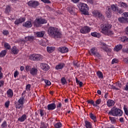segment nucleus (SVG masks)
<instances>
[{
	"mask_svg": "<svg viewBox=\"0 0 128 128\" xmlns=\"http://www.w3.org/2000/svg\"><path fill=\"white\" fill-rule=\"evenodd\" d=\"M48 34L54 38H61L62 34L56 28L50 26L48 30Z\"/></svg>",
	"mask_w": 128,
	"mask_h": 128,
	"instance_id": "nucleus-1",
	"label": "nucleus"
},
{
	"mask_svg": "<svg viewBox=\"0 0 128 128\" xmlns=\"http://www.w3.org/2000/svg\"><path fill=\"white\" fill-rule=\"evenodd\" d=\"M122 111L120 109L114 107L112 108L108 112V114L113 116H122Z\"/></svg>",
	"mask_w": 128,
	"mask_h": 128,
	"instance_id": "nucleus-2",
	"label": "nucleus"
},
{
	"mask_svg": "<svg viewBox=\"0 0 128 128\" xmlns=\"http://www.w3.org/2000/svg\"><path fill=\"white\" fill-rule=\"evenodd\" d=\"M78 8L83 14H88V6L84 3L80 2L78 4Z\"/></svg>",
	"mask_w": 128,
	"mask_h": 128,
	"instance_id": "nucleus-3",
	"label": "nucleus"
},
{
	"mask_svg": "<svg viewBox=\"0 0 128 128\" xmlns=\"http://www.w3.org/2000/svg\"><path fill=\"white\" fill-rule=\"evenodd\" d=\"M46 22H48L46 20L42 18H36L34 20V26H36V28H40V26H42V24H46Z\"/></svg>",
	"mask_w": 128,
	"mask_h": 128,
	"instance_id": "nucleus-4",
	"label": "nucleus"
},
{
	"mask_svg": "<svg viewBox=\"0 0 128 128\" xmlns=\"http://www.w3.org/2000/svg\"><path fill=\"white\" fill-rule=\"evenodd\" d=\"M100 26L102 28L101 32L104 34L108 33V31L110 30L112 26L110 24H101Z\"/></svg>",
	"mask_w": 128,
	"mask_h": 128,
	"instance_id": "nucleus-5",
	"label": "nucleus"
},
{
	"mask_svg": "<svg viewBox=\"0 0 128 128\" xmlns=\"http://www.w3.org/2000/svg\"><path fill=\"white\" fill-rule=\"evenodd\" d=\"M111 8L116 14H122L124 12V11L122 9L118 8L116 4H112L111 6Z\"/></svg>",
	"mask_w": 128,
	"mask_h": 128,
	"instance_id": "nucleus-6",
	"label": "nucleus"
},
{
	"mask_svg": "<svg viewBox=\"0 0 128 128\" xmlns=\"http://www.w3.org/2000/svg\"><path fill=\"white\" fill-rule=\"evenodd\" d=\"M30 60H42V56L39 54H32L30 55Z\"/></svg>",
	"mask_w": 128,
	"mask_h": 128,
	"instance_id": "nucleus-7",
	"label": "nucleus"
},
{
	"mask_svg": "<svg viewBox=\"0 0 128 128\" xmlns=\"http://www.w3.org/2000/svg\"><path fill=\"white\" fill-rule=\"evenodd\" d=\"M28 4L29 6L34 8H36V6H40V3L38 1L30 0L28 2Z\"/></svg>",
	"mask_w": 128,
	"mask_h": 128,
	"instance_id": "nucleus-8",
	"label": "nucleus"
},
{
	"mask_svg": "<svg viewBox=\"0 0 128 128\" xmlns=\"http://www.w3.org/2000/svg\"><path fill=\"white\" fill-rule=\"evenodd\" d=\"M80 32L81 34H88L90 32V28L85 26L80 29Z\"/></svg>",
	"mask_w": 128,
	"mask_h": 128,
	"instance_id": "nucleus-9",
	"label": "nucleus"
},
{
	"mask_svg": "<svg viewBox=\"0 0 128 128\" xmlns=\"http://www.w3.org/2000/svg\"><path fill=\"white\" fill-rule=\"evenodd\" d=\"M106 15L108 18H110L112 17V8L110 6L106 8Z\"/></svg>",
	"mask_w": 128,
	"mask_h": 128,
	"instance_id": "nucleus-10",
	"label": "nucleus"
},
{
	"mask_svg": "<svg viewBox=\"0 0 128 128\" xmlns=\"http://www.w3.org/2000/svg\"><path fill=\"white\" fill-rule=\"evenodd\" d=\"M26 21V18H18L16 19V21L14 22V24L16 26H18L20 24H22L24 22Z\"/></svg>",
	"mask_w": 128,
	"mask_h": 128,
	"instance_id": "nucleus-11",
	"label": "nucleus"
},
{
	"mask_svg": "<svg viewBox=\"0 0 128 128\" xmlns=\"http://www.w3.org/2000/svg\"><path fill=\"white\" fill-rule=\"evenodd\" d=\"M58 50L62 54H66V52H68V48L66 46H64L62 48H58Z\"/></svg>",
	"mask_w": 128,
	"mask_h": 128,
	"instance_id": "nucleus-12",
	"label": "nucleus"
},
{
	"mask_svg": "<svg viewBox=\"0 0 128 128\" xmlns=\"http://www.w3.org/2000/svg\"><path fill=\"white\" fill-rule=\"evenodd\" d=\"M41 68L45 72H48V70H50V66L48 65V64L42 63L41 64Z\"/></svg>",
	"mask_w": 128,
	"mask_h": 128,
	"instance_id": "nucleus-13",
	"label": "nucleus"
},
{
	"mask_svg": "<svg viewBox=\"0 0 128 128\" xmlns=\"http://www.w3.org/2000/svg\"><path fill=\"white\" fill-rule=\"evenodd\" d=\"M47 108H48V110H52L56 108V104L52 103L51 104H49Z\"/></svg>",
	"mask_w": 128,
	"mask_h": 128,
	"instance_id": "nucleus-14",
	"label": "nucleus"
},
{
	"mask_svg": "<svg viewBox=\"0 0 128 128\" xmlns=\"http://www.w3.org/2000/svg\"><path fill=\"white\" fill-rule=\"evenodd\" d=\"M67 10L68 12L70 13V14H72L73 16H74V14H76V12L74 11L76 8L70 6L69 8H67Z\"/></svg>",
	"mask_w": 128,
	"mask_h": 128,
	"instance_id": "nucleus-15",
	"label": "nucleus"
},
{
	"mask_svg": "<svg viewBox=\"0 0 128 128\" xmlns=\"http://www.w3.org/2000/svg\"><path fill=\"white\" fill-rule=\"evenodd\" d=\"M23 26L25 28H32V24L31 21H27L23 24Z\"/></svg>",
	"mask_w": 128,
	"mask_h": 128,
	"instance_id": "nucleus-16",
	"label": "nucleus"
},
{
	"mask_svg": "<svg viewBox=\"0 0 128 128\" xmlns=\"http://www.w3.org/2000/svg\"><path fill=\"white\" fill-rule=\"evenodd\" d=\"M30 74H31L32 76H36L38 74V69L35 68H31L30 70Z\"/></svg>",
	"mask_w": 128,
	"mask_h": 128,
	"instance_id": "nucleus-17",
	"label": "nucleus"
},
{
	"mask_svg": "<svg viewBox=\"0 0 128 128\" xmlns=\"http://www.w3.org/2000/svg\"><path fill=\"white\" fill-rule=\"evenodd\" d=\"M44 32L41 31V32H38L36 33V36L38 38H44Z\"/></svg>",
	"mask_w": 128,
	"mask_h": 128,
	"instance_id": "nucleus-18",
	"label": "nucleus"
},
{
	"mask_svg": "<svg viewBox=\"0 0 128 128\" xmlns=\"http://www.w3.org/2000/svg\"><path fill=\"white\" fill-rule=\"evenodd\" d=\"M25 40L28 42H34V36H28L25 37Z\"/></svg>",
	"mask_w": 128,
	"mask_h": 128,
	"instance_id": "nucleus-19",
	"label": "nucleus"
},
{
	"mask_svg": "<svg viewBox=\"0 0 128 128\" xmlns=\"http://www.w3.org/2000/svg\"><path fill=\"white\" fill-rule=\"evenodd\" d=\"M7 94L8 98H12L14 96V92H12V89H8L7 91Z\"/></svg>",
	"mask_w": 128,
	"mask_h": 128,
	"instance_id": "nucleus-20",
	"label": "nucleus"
},
{
	"mask_svg": "<svg viewBox=\"0 0 128 128\" xmlns=\"http://www.w3.org/2000/svg\"><path fill=\"white\" fill-rule=\"evenodd\" d=\"M12 52H13V54H18L20 50L16 48V47L14 46L12 49Z\"/></svg>",
	"mask_w": 128,
	"mask_h": 128,
	"instance_id": "nucleus-21",
	"label": "nucleus"
},
{
	"mask_svg": "<svg viewBox=\"0 0 128 128\" xmlns=\"http://www.w3.org/2000/svg\"><path fill=\"white\" fill-rule=\"evenodd\" d=\"M64 64L62 63L57 65L56 67V70H62L64 68Z\"/></svg>",
	"mask_w": 128,
	"mask_h": 128,
	"instance_id": "nucleus-22",
	"label": "nucleus"
},
{
	"mask_svg": "<svg viewBox=\"0 0 128 128\" xmlns=\"http://www.w3.org/2000/svg\"><path fill=\"white\" fill-rule=\"evenodd\" d=\"M26 120V114H23L20 118H19L18 120H20V122H24Z\"/></svg>",
	"mask_w": 128,
	"mask_h": 128,
	"instance_id": "nucleus-23",
	"label": "nucleus"
},
{
	"mask_svg": "<svg viewBox=\"0 0 128 128\" xmlns=\"http://www.w3.org/2000/svg\"><path fill=\"white\" fill-rule=\"evenodd\" d=\"M122 48V44L117 45L114 48V50L116 52H120Z\"/></svg>",
	"mask_w": 128,
	"mask_h": 128,
	"instance_id": "nucleus-24",
	"label": "nucleus"
},
{
	"mask_svg": "<svg viewBox=\"0 0 128 128\" xmlns=\"http://www.w3.org/2000/svg\"><path fill=\"white\" fill-rule=\"evenodd\" d=\"M120 42H128V38L126 36H122L120 38Z\"/></svg>",
	"mask_w": 128,
	"mask_h": 128,
	"instance_id": "nucleus-25",
	"label": "nucleus"
},
{
	"mask_svg": "<svg viewBox=\"0 0 128 128\" xmlns=\"http://www.w3.org/2000/svg\"><path fill=\"white\" fill-rule=\"evenodd\" d=\"M107 104L108 106H114V100H108L107 102Z\"/></svg>",
	"mask_w": 128,
	"mask_h": 128,
	"instance_id": "nucleus-26",
	"label": "nucleus"
},
{
	"mask_svg": "<svg viewBox=\"0 0 128 128\" xmlns=\"http://www.w3.org/2000/svg\"><path fill=\"white\" fill-rule=\"evenodd\" d=\"M55 48L54 47H47V51L49 53H52L54 51Z\"/></svg>",
	"mask_w": 128,
	"mask_h": 128,
	"instance_id": "nucleus-27",
	"label": "nucleus"
},
{
	"mask_svg": "<svg viewBox=\"0 0 128 128\" xmlns=\"http://www.w3.org/2000/svg\"><path fill=\"white\" fill-rule=\"evenodd\" d=\"M6 54V50H3L0 53V58H4Z\"/></svg>",
	"mask_w": 128,
	"mask_h": 128,
	"instance_id": "nucleus-28",
	"label": "nucleus"
},
{
	"mask_svg": "<svg viewBox=\"0 0 128 128\" xmlns=\"http://www.w3.org/2000/svg\"><path fill=\"white\" fill-rule=\"evenodd\" d=\"M97 16H98L99 18H100V20H105L104 16V15H102V13H100V12H99L98 13Z\"/></svg>",
	"mask_w": 128,
	"mask_h": 128,
	"instance_id": "nucleus-29",
	"label": "nucleus"
},
{
	"mask_svg": "<svg viewBox=\"0 0 128 128\" xmlns=\"http://www.w3.org/2000/svg\"><path fill=\"white\" fill-rule=\"evenodd\" d=\"M90 118L94 122H96V116L92 113L90 114Z\"/></svg>",
	"mask_w": 128,
	"mask_h": 128,
	"instance_id": "nucleus-30",
	"label": "nucleus"
},
{
	"mask_svg": "<svg viewBox=\"0 0 128 128\" xmlns=\"http://www.w3.org/2000/svg\"><path fill=\"white\" fill-rule=\"evenodd\" d=\"M86 127V128H92V124L88 120L85 121Z\"/></svg>",
	"mask_w": 128,
	"mask_h": 128,
	"instance_id": "nucleus-31",
	"label": "nucleus"
},
{
	"mask_svg": "<svg viewBox=\"0 0 128 128\" xmlns=\"http://www.w3.org/2000/svg\"><path fill=\"white\" fill-rule=\"evenodd\" d=\"M24 97H22L20 98L19 100H18V102L19 104H21L24 105Z\"/></svg>",
	"mask_w": 128,
	"mask_h": 128,
	"instance_id": "nucleus-32",
	"label": "nucleus"
},
{
	"mask_svg": "<svg viewBox=\"0 0 128 128\" xmlns=\"http://www.w3.org/2000/svg\"><path fill=\"white\" fill-rule=\"evenodd\" d=\"M118 20H119L120 22H126V18L124 17L119 18Z\"/></svg>",
	"mask_w": 128,
	"mask_h": 128,
	"instance_id": "nucleus-33",
	"label": "nucleus"
},
{
	"mask_svg": "<svg viewBox=\"0 0 128 128\" xmlns=\"http://www.w3.org/2000/svg\"><path fill=\"white\" fill-rule=\"evenodd\" d=\"M91 36H94L95 38H100V34H98V33L96 32H94L91 33Z\"/></svg>",
	"mask_w": 128,
	"mask_h": 128,
	"instance_id": "nucleus-34",
	"label": "nucleus"
},
{
	"mask_svg": "<svg viewBox=\"0 0 128 128\" xmlns=\"http://www.w3.org/2000/svg\"><path fill=\"white\" fill-rule=\"evenodd\" d=\"M109 118L112 124H115L116 122V118L110 116Z\"/></svg>",
	"mask_w": 128,
	"mask_h": 128,
	"instance_id": "nucleus-35",
	"label": "nucleus"
},
{
	"mask_svg": "<svg viewBox=\"0 0 128 128\" xmlns=\"http://www.w3.org/2000/svg\"><path fill=\"white\" fill-rule=\"evenodd\" d=\"M87 102L90 104H92L93 106H96V104H94V100H88Z\"/></svg>",
	"mask_w": 128,
	"mask_h": 128,
	"instance_id": "nucleus-36",
	"label": "nucleus"
},
{
	"mask_svg": "<svg viewBox=\"0 0 128 128\" xmlns=\"http://www.w3.org/2000/svg\"><path fill=\"white\" fill-rule=\"evenodd\" d=\"M97 76H98L99 78H103L104 76L102 75V72L100 71L97 72Z\"/></svg>",
	"mask_w": 128,
	"mask_h": 128,
	"instance_id": "nucleus-37",
	"label": "nucleus"
},
{
	"mask_svg": "<svg viewBox=\"0 0 128 128\" xmlns=\"http://www.w3.org/2000/svg\"><path fill=\"white\" fill-rule=\"evenodd\" d=\"M114 32L110 30L107 31L106 34H106V36H114Z\"/></svg>",
	"mask_w": 128,
	"mask_h": 128,
	"instance_id": "nucleus-38",
	"label": "nucleus"
},
{
	"mask_svg": "<svg viewBox=\"0 0 128 128\" xmlns=\"http://www.w3.org/2000/svg\"><path fill=\"white\" fill-rule=\"evenodd\" d=\"M90 52H91L93 56H95L97 52H96V48H92L90 50Z\"/></svg>",
	"mask_w": 128,
	"mask_h": 128,
	"instance_id": "nucleus-39",
	"label": "nucleus"
},
{
	"mask_svg": "<svg viewBox=\"0 0 128 128\" xmlns=\"http://www.w3.org/2000/svg\"><path fill=\"white\" fill-rule=\"evenodd\" d=\"M16 108H22V106H24V105L22 104H21L20 103H18L16 105Z\"/></svg>",
	"mask_w": 128,
	"mask_h": 128,
	"instance_id": "nucleus-40",
	"label": "nucleus"
},
{
	"mask_svg": "<svg viewBox=\"0 0 128 128\" xmlns=\"http://www.w3.org/2000/svg\"><path fill=\"white\" fill-rule=\"evenodd\" d=\"M11 10L10 6H7L6 8L5 12L6 14H8Z\"/></svg>",
	"mask_w": 128,
	"mask_h": 128,
	"instance_id": "nucleus-41",
	"label": "nucleus"
},
{
	"mask_svg": "<svg viewBox=\"0 0 128 128\" xmlns=\"http://www.w3.org/2000/svg\"><path fill=\"white\" fill-rule=\"evenodd\" d=\"M116 87L118 88H120L122 86V82H120L118 81V82L116 83Z\"/></svg>",
	"mask_w": 128,
	"mask_h": 128,
	"instance_id": "nucleus-42",
	"label": "nucleus"
},
{
	"mask_svg": "<svg viewBox=\"0 0 128 128\" xmlns=\"http://www.w3.org/2000/svg\"><path fill=\"white\" fill-rule=\"evenodd\" d=\"M120 6H122V8H128V6L126 2H121Z\"/></svg>",
	"mask_w": 128,
	"mask_h": 128,
	"instance_id": "nucleus-43",
	"label": "nucleus"
},
{
	"mask_svg": "<svg viewBox=\"0 0 128 128\" xmlns=\"http://www.w3.org/2000/svg\"><path fill=\"white\" fill-rule=\"evenodd\" d=\"M94 56H96V58H99V60H102V55L100 54V53L98 52H96V54H95V55H94Z\"/></svg>",
	"mask_w": 128,
	"mask_h": 128,
	"instance_id": "nucleus-44",
	"label": "nucleus"
},
{
	"mask_svg": "<svg viewBox=\"0 0 128 128\" xmlns=\"http://www.w3.org/2000/svg\"><path fill=\"white\" fill-rule=\"evenodd\" d=\"M61 82L62 84H66V78H61Z\"/></svg>",
	"mask_w": 128,
	"mask_h": 128,
	"instance_id": "nucleus-45",
	"label": "nucleus"
},
{
	"mask_svg": "<svg viewBox=\"0 0 128 128\" xmlns=\"http://www.w3.org/2000/svg\"><path fill=\"white\" fill-rule=\"evenodd\" d=\"M4 46L7 50H10V46L8 43H5L4 44Z\"/></svg>",
	"mask_w": 128,
	"mask_h": 128,
	"instance_id": "nucleus-46",
	"label": "nucleus"
},
{
	"mask_svg": "<svg viewBox=\"0 0 128 128\" xmlns=\"http://www.w3.org/2000/svg\"><path fill=\"white\" fill-rule=\"evenodd\" d=\"M54 126L56 128H62V123H60V122L56 123L54 125Z\"/></svg>",
	"mask_w": 128,
	"mask_h": 128,
	"instance_id": "nucleus-47",
	"label": "nucleus"
},
{
	"mask_svg": "<svg viewBox=\"0 0 128 128\" xmlns=\"http://www.w3.org/2000/svg\"><path fill=\"white\" fill-rule=\"evenodd\" d=\"M118 60L116 58H114L112 60V64H118Z\"/></svg>",
	"mask_w": 128,
	"mask_h": 128,
	"instance_id": "nucleus-48",
	"label": "nucleus"
},
{
	"mask_svg": "<svg viewBox=\"0 0 128 128\" xmlns=\"http://www.w3.org/2000/svg\"><path fill=\"white\" fill-rule=\"evenodd\" d=\"M124 16L126 18V22H128V12H125L123 14Z\"/></svg>",
	"mask_w": 128,
	"mask_h": 128,
	"instance_id": "nucleus-49",
	"label": "nucleus"
},
{
	"mask_svg": "<svg viewBox=\"0 0 128 128\" xmlns=\"http://www.w3.org/2000/svg\"><path fill=\"white\" fill-rule=\"evenodd\" d=\"M98 12H100L98 10H94L92 12V14L94 16H98Z\"/></svg>",
	"mask_w": 128,
	"mask_h": 128,
	"instance_id": "nucleus-50",
	"label": "nucleus"
},
{
	"mask_svg": "<svg viewBox=\"0 0 128 128\" xmlns=\"http://www.w3.org/2000/svg\"><path fill=\"white\" fill-rule=\"evenodd\" d=\"M26 72H30V70H32V67L30 66H27L26 67Z\"/></svg>",
	"mask_w": 128,
	"mask_h": 128,
	"instance_id": "nucleus-51",
	"label": "nucleus"
},
{
	"mask_svg": "<svg viewBox=\"0 0 128 128\" xmlns=\"http://www.w3.org/2000/svg\"><path fill=\"white\" fill-rule=\"evenodd\" d=\"M102 102V100L101 99H98L96 101V106H98V104H100Z\"/></svg>",
	"mask_w": 128,
	"mask_h": 128,
	"instance_id": "nucleus-52",
	"label": "nucleus"
},
{
	"mask_svg": "<svg viewBox=\"0 0 128 128\" xmlns=\"http://www.w3.org/2000/svg\"><path fill=\"white\" fill-rule=\"evenodd\" d=\"M73 64L75 66H76L77 68H78L80 66V65L78 64V61H74L73 62Z\"/></svg>",
	"mask_w": 128,
	"mask_h": 128,
	"instance_id": "nucleus-53",
	"label": "nucleus"
},
{
	"mask_svg": "<svg viewBox=\"0 0 128 128\" xmlns=\"http://www.w3.org/2000/svg\"><path fill=\"white\" fill-rule=\"evenodd\" d=\"M45 84H46V86H50L52 84V83H50V81L48 80H44Z\"/></svg>",
	"mask_w": 128,
	"mask_h": 128,
	"instance_id": "nucleus-54",
	"label": "nucleus"
},
{
	"mask_svg": "<svg viewBox=\"0 0 128 128\" xmlns=\"http://www.w3.org/2000/svg\"><path fill=\"white\" fill-rule=\"evenodd\" d=\"M7 126L6 121H4L2 124V128H6Z\"/></svg>",
	"mask_w": 128,
	"mask_h": 128,
	"instance_id": "nucleus-55",
	"label": "nucleus"
},
{
	"mask_svg": "<svg viewBox=\"0 0 128 128\" xmlns=\"http://www.w3.org/2000/svg\"><path fill=\"white\" fill-rule=\"evenodd\" d=\"M40 128H46V125L44 122H42Z\"/></svg>",
	"mask_w": 128,
	"mask_h": 128,
	"instance_id": "nucleus-56",
	"label": "nucleus"
},
{
	"mask_svg": "<svg viewBox=\"0 0 128 128\" xmlns=\"http://www.w3.org/2000/svg\"><path fill=\"white\" fill-rule=\"evenodd\" d=\"M112 88L113 90H119L120 88L116 87V86H114V85L112 86Z\"/></svg>",
	"mask_w": 128,
	"mask_h": 128,
	"instance_id": "nucleus-57",
	"label": "nucleus"
},
{
	"mask_svg": "<svg viewBox=\"0 0 128 128\" xmlns=\"http://www.w3.org/2000/svg\"><path fill=\"white\" fill-rule=\"evenodd\" d=\"M124 112L126 114V116L128 115V108H126V106H124Z\"/></svg>",
	"mask_w": 128,
	"mask_h": 128,
	"instance_id": "nucleus-58",
	"label": "nucleus"
},
{
	"mask_svg": "<svg viewBox=\"0 0 128 128\" xmlns=\"http://www.w3.org/2000/svg\"><path fill=\"white\" fill-rule=\"evenodd\" d=\"M42 2H44V4H50V0H41Z\"/></svg>",
	"mask_w": 128,
	"mask_h": 128,
	"instance_id": "nucleus-59",
	"label": "nucleus"
},
{
	"mask_svg": "<svg viewBox=\"0 0 128 128\" xmlns=\"http://www.w3.org/2000/svg\"><path fill=\"white\" fill-rule=\"evenodd\" d=\"M26 90H30V84H28L26 86Z\"/></svg>",
	"mask_w": 128,
	"mask_h": 128,
	"instance_id": "nucleus-60",
	"label": "nucleus"
},
{
	"mask_svg": "<svg viewBox=\"0 0 128 128\" xmlns=\"http://www.w3.org/2000/svg\"><path fill=\"white\" fill-rule=\"evenodd\" d=\"M80 0H71V2H72L74 4H78Z\"/></svg>",
	"mask_w": 128,
	"mask_h": 128,
	"instance_id": "nucleus-61",
	"label": "nucleus"
},
{
	"mask_svg": "<svg viewBox=\"0 0 128 128\" xmlns=\"http://www.w3.org/2000/svg\"><path fill=\"white\" fill-rule=\"evenodd\" d=\"M5 106L6 108H8V106H10V101H7L6 102Z\"/></svg>",
	"mask_w": 128,
	"mask_h": 128,
	"instance_id": "nucleus-62",
	"label": "nucleus"
},
{
	"mask_svg": "<svg viewBox=\"0 0 128 128\" xmlns=\"http://www.w3.org/2000/svg\"><path fill=\"white\" fill-rule=\"evenodd\" d=\"M19 74L18 72L16 71L14 73V77L16 78Z\"/></svg>",
	"mask_w": 128,
	"mask_h": 128,
	"instance_id": "nucleus-63",
	"label": "nucleus"
},
{
	"mask_svg": "<svg viewBox=\"0 0 128 128\" xmlns=\"http://www.w3.org/2000/svg\"><path fill=\"white\" fill-rule=\"evenodd\" d=\"M3 34L4 36H8V30H4L3 32Z\"/></svg>",
	"mask_w": 128,
	"mask_h": 128,
	"instance_id": "nucleus-64",
	"label": "nucleus"
}]
</instances>
